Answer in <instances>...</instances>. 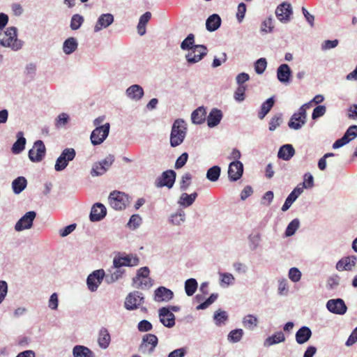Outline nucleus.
I'll return each mask as SVG.
<instances>
[{"mask_svg": "<svg viewBox=\"0 0 357 357\" xmlns=\"http://www.w3.org/2000/svg\"><path fill=\"white\" fill-rule=\"evenodd\" d=\"M186 131V123L183 120L176 119L174 122L170 134V144L172 147H176L183 142Z\"/></svg>", "mask_w": 357, "mask_h": 357, "instance_id": "obj_1", "label": "nucleus"}, {"mask_svg": "<svg viewBox=\"0 0 357 357\" xmlns=\"http://www.w3.org/2000/svg\"><path fill=\"white\" fill-rule=\"evenodd\" d=\"M0 44L3 47H10L13 50H18L22 47L21 41L17 38V29L8 27L6 31L0 33Z\"/></svg>", "mask_w": 357, "mask_h": 357, "instance_id": "obj_2", "label": "nucleus"}, {"mask_svg": "<svg viewBox=\"0 0 357 357\" xmlns=\"http://www.w3.org/2000/svg\"><path fill=\"white\" fill-rule=\"evenodd\" d=\"M310 103L303 105L298 109V112L294 113L291 117L288 126L294 130L300 129L306 122V110L310 108Z\"/></svg>", "mask_w": 357, "mask_h": 357, "instance_id": "obj_3", "label": "nucleus"}, {"mask_svg": "<svg viewBox=\"0 0 357 357\" xmlns=\"http://www.w3.org/2000/svg\"><path fill=\"white\" fill-rule=\"evenodd\" d=\"M110 206L115 210L124 209L128 203V196L119 191H113L109 196Z\"/></svg>", "mask_w": 357, "mask_h": 357, "instance_id": "obj_4", "label": "nucleus"}, {"mask_svg": "<svg viewBox=\"0 0 357 357\" xmlns=\"http://www.w3.org/2000/svg\"><path fill=\"white\" fill-rule=\"evenodd\" d=\"M75 155L76 153L74 149H65L56 161L55 169L56 171L63 170L67 167L68 162L75 158Z\"/></svg>", "mask_w": 357, "mask_h": 357, "instance_id": "obj_5", "label": "nucleus"}, {"mask_svg": "<svg viewBox=\"0 0 357 357\" xmlns=\"http://www.w3.org/2000/svg\"><path fill=\"white\" fill-rule=\"evenodd\" d=\"M109 123H106L105 125L96 127L91 132V141L93 145L100 144L108 136L109 132Z\"/></svg>", "mask_w": 357, "mask_h": 357, "instance_id": "obj_6", "label": "nucleus"}, {"mask_svg": "<svg viewBox=\"0 0 357 357\" xmlns=\"http://www.w3.org/2000/svg\"><path fill=\"white\" fill-rule=\"evenodd\" d=\"M46 149L41 140L35 142L33 147L29 151V158L31 162H40L45 155Z\"/></svg>", "mask_w": 357, "mask_h": 357, "instance_id": "obj_7", "label": "nucleus"}, {"mask_svg": "<svg viewBox=\"0 0 357 357\" xmlns=\"http://www.w3.org/2000/svg\"><path fill=\"white\" fill-rule=\"evenodd\" d=\"M149 275V269L146 266L140 268L138 270L137 275L133 278V282L137 288L145 289L149 288L151 285Z\"/></svg>", "mask_w": 357, "mask_h": 357, "instance_id": "obj_8", "label": "nucleus"}, {"mask_svg": "<svg viewBox=\"0 0 357 357\" xmlns=\"http://www.w3.org/2000/svg\"><path fill=\"white\" fill-rule=\"evenodd\" d=\"M158 344V337L153 334H146L142 338L139 351L142 354H151Z\"/></svg>", "mask_w": 357, "mask_h": 357, "instance_id": "obj_9", "label": "nucleus"}, {"mask_svg": "<svg viewBox=\"0 0 357 357\" xmlns=\"http://www.w3.org/2000/svg\"><path fill=\"white\" fill-rule=\"evenodd\" d=\"M139 258L136 255H127L126 256L115 257L113 260L114 268H119L121 266H135L138 265Z\"/></svg>", "mask_w": 357, "mask_h": 357, "instance_id": "obj_10", "label": "nucleus"}, {"mask_svg": "<svg viewBox=\"0 0 357 357\" xmlns=\"http://www.w3.org/2000/svg\"><path fill=\"white\" fill-rule=\"evenodd\" d=\"M207 54V48L203 45H195L192 50L188 52L185 57L188 62L195 63L199 61Z\"/></svg>", "mask_w": 357, "mask_h": 357, "instance_id": "obj_11", "label": "nucleus"}, {"mask_svg": "<svg viewBox=\"0 0 357 357\" xmlns=\"http://www.w3.org/2000/svg\"><path fill=\"white\" fill-rule=\"evenodd\" d=\"M356 137H357V126L353 125L349 127L342 138L338 139L334 142L333 148L335 149L340 148Z\"/></svg>", "mask_w": 357, "mask_h": 357, "instance_id": "obj_12", "label": "nucleus"}, {"mask_svg": "<svg viewBox=\"0 0 357 357\" xmlns=\"http://www.w3.org/2000/svg\"><path fill=\"white\" fill-rule=\"evenodd\" d=\"M105 275V271L102 269H99L91 273L86 280L87 286L89 290L95 291L97 290L99 285L101 284Z\"/></svg>", "mask_w": 357, "mask_h": 357, "instance_id": "obj_13", "label": "nucleus"}, {"mask_svg": "<svg viewBox=\"0 0 357 357\" xmlns=\"http://www.w3.org/2000/svg\"><path fill=\"white\" fill-rule=\"evenodd\" d=\"M36 216L34 211H29L25 213L15 224V229L16 231H22L29 229L33 225V222Z\"/></svg>", "mask_w": 357, "mask_h": 357, "instance_id": "obj_14", "label": "nucleus"}, {"mask_svg": "<svg viewBox=\"0 0 357 357\" xmlns=\"http://www.w3.org/2000/svg\"><path fill=\"white\" fill-rule=\"evenodd\" d=\"M144 301L142 293L134 291L130 293L125 301V307L127 310H132L137 309Z\"/></svg>", "mask_w": 357, "mask_h": 357, "instance_id": "obj_15", "label": "nucleus"}, {"mask_svg": "<svg viewBox=\"0 0 357 357\" xmlns=\"http://www.w3.org/2000/svg\"><path fill=\"white\" fill-rule=\"evenodd\" d=\"M243 173V165L241 162L236 160L231 162L228 168V177L231 181L240 179Z\"/></svg>", "mask_w": 357, "mask_h": 357, "instance_id": "obj_16", "label": "nucleus"}, {"mask_svg": "<svg viewBox=\"0 0 357 357\" xmlns=\"http://www.w3.org/2000/svg\"><path fill=\"white\" fill-rule=\"evenodd\" d=\"M176 179V172L174 170H167L164 172L161 176L158 178L156 185L158 187L166 186L168 188H172Z\"/></svg>", "mask_w": 357, "mask_h": 357, "instance_id": "obj_17", "label": "nucleus"}, {"mask_svg": "<svg viewBox=\"0 0 357 357\" xmlns=\"http://www.w3.org/2000/svg\"><path fill=\"white\" fill-rule=\"evenodd\" d=\"M326 307L330 312L337 314H344L347 310L344 301L341 298L329 300Z\"/></svg>", "mask_w": 357, "mask_h": 357, "instance_id": "obj_18", "label": "nucleus"}, {"mask_svg": "<svg viewBox=\"0 0 357 357\" xmlns=\"http://www.w3.org/2000/svg\"><path fill=\"white\" fill-rule=\"evenodd\" d=\"M275 15L278 19L284 22L289 21L292 15V9L290 3L284 2L278 6L275 10Z\"/></svg>", "mask_w": 357, "mask_h": 357, "instance_id": "obj_19", "label": "nucleus"}, {"mask_svg": "<svg viewBox=\"0 0 357 357\" xmlns=\"http://www.w3.org/2000/svg\"><path fill=\"white\" fill-rule=\"evenodd\" d=\"M160 321L166 327L172 328L175 325V316L167 307L159 310Z\"/></svg>", "mask_w": 357, "mask_h": 357, "instance_id": "obj_20", "label": "nucleus"}, {"mask_svg": "<svg viewBox=\"0 0 357 357\" xmlns=\"http://www.w3.org/2000/svg\"><path fill=\"white\" fill-rule=\"evenodd\" d=\"M357 257L356 256H348L342 258L336 264V268L339 271H351L356 265Z\"/></svg>", "mask_w": 357, "mask_h": 357, "instance_id": "obj_21", "label": "nucleus"}, {"mask_svg": "<svg viewBox=\"0 0 357 357\" xmlns=\"http://www.w3.org/2000/svg\"><path fill=\"white\" fill-rule=\"evenodd\" d=\"M107 210L105 206L100 203L95 204L91 211L90 220L92 222L100 221L106 215Z\"/></svg>", "mask_w": 357, "mask_h": 357, "instance_id": "obj_22", "label": "nucleus"}, {"mask_svg": "<svg viewBox=\"0 0 357 357\" xmlns=\"http://www.w3.org/2000/svg\"><path fill=\"white\" fill-rule=\"evenodd\" d=\"M114 22V17L112 14L107 13L101 15L95 26L94 31L96 32L100 31L103 28H107Z\"/></svg>", "mask_w": 357, "mask_h": 357, "instance_id": "obj_23", "label": "nucleus"}, {"mask_svg": "<svg viewBox=\"0 0 357 357\" xmlns=\"http://www.w3.org/2000/svg\"><path fill=\"white\" fill-rule=\"evenodd\" d=\"M173 292L166 287H160L155 291V301L158 302L168 301L173 297Z\"/></svg>", "mask_w": 357, "mask_h": 357, "instance_id": "obj_24", "label": "nucleus"}, {"mask_svg": "<svg viewBox=\"0 0 357 357\" xmlns=\"http://www.w3.org/2000/svg\"><path fill=\"white\" fill-rule=\"evenodd\" d=\"M222 118V112L221 110L213 108L207 116V125L210 128L218 126Z\"/></svg>", "mask_w": 357, "mask_h": 357, "instance_id": "obj_25", "label": "nucleus"}, {"mask_svg": "<svg viewBox=\"0 0 357 357\" xmlns=\"http://www.w3.org/2000/svg\"><path fill=\"white\" fill-rule=\"evenodd\" d=\"M111 342V336L108 330L105 328H102L98 333V343L100 348L107 349Z\"/></svg>", "mask_w": 357, "mask_h": 357, "instance_id": "obj_26", "label": "nucleus"}, {"mask_svg": "<svg viewBox=\"0 0 357 357\" xmlns=\"http://www.w3.org/2000/svg\"><path fill=\"white\" fill-rule=\"evenodd\" d=\"M16 137L17 141L13 144L11 151L14 154H19L24 149L26 141L22 131L18 132Z\"/></svg>", "mask_w": 357, "mask_h": 357, "instance_id": "obj_27", "label": "nucleus"}, {"mask_svg": "<svg viewBox=\"0 0 357 357\" xmlns=\"http://www.w3.org/2000/svg\"><path fill=\"white\" fill-rule=\"evenodd\" d=\"M126 94L130 99L139 100L144 96V90L139 85L134 84L127 89Z\"/></svg>", "mask_w": 357, "mask_h": 357, "instance_id": "obj_28", "label": "nucleus"}, {"mask_svg": "<svg viewBox=\"0 0 357 357\" xmlns=\"http://www.w3.org/2000/svg\"><path fill=\"white\" fill-rule=\"evenodd\" d=\"M291 75V71L287 64H282L279 66L277 72V76L281 82H289Z\"/></svg>", "mask_w": 357, "mask_h": 357, "instance_id": "obj_29", "label": "nucleus"}, {"mask_svg": "<svg viewBox=\"0 0 357 357\" xmlns=\"http://www.w3.org/2000/svg\"><path fill=\"white\" fill-rule=\"evenodd\" d=\"M311 335V330L307 326H303L296 333V342L300 344H304L310 338Z\"/></svg>", "mask_w": 357, "mask_h": 357, "instance_id": "obj_30", "label": "nucleus"}, {"mask_svg": "<svg viewBox=\"0 0 357 357\" xmlns=\"http://www.w3.org/2000/svg\"><path fill=\"white\" fill-rule=\"evenodd\" d=\"M295 153V150L291 144H284L279 149L278 156L284 160H289Z\"/></svg>", "mask_w": 357, "mask_h": 357, "instance_id": "obj_31", "label": "nucleus"}, {"mask_svg": "<svg viewBox=\"0 0 357 357\" xmlns=\"http://www.w3.org/2000/svg\"><path fill=\"white\" fill-rule=\"evenodd\" d=\"M221 24V19L217 14L211 15L206 22V29L209 31H214L217 30Z\"/></svg>", "mask_w": 357, "mask_h": 357, "instance_id": "obj_32", "label": "nucleus"}, {"mask_svg": "<svg viewBox=\"0 0 357 357\" xmlns=\"http://www.w3.org/2000/svg\"><path fill=\"white\" fill-rule=\"evenodd\" d=\"M73 357H93V353L86 347L76 345L73 349Z\"/></svg>", "mask_w": 357, "mask_h": 357, "instance_id": "obj_33", "label": "nucleus"}, {"mask_svg": "<svg viewBox=\"0 0 357 357\" xmlns=\"http://www.w3.org/2000/svg\"><path fill=\"white\" fill-rule=\"evenodd\" d=\"M206 110L203 107H199L195 109L191 115L192 121L196 124L202 123L206 119Z\"/></svg>", "mask_w": 357, "mask_h": 357, "instance_id": "obj_34", "label": "nucleus"}, {"mask_svg": "<svg viewBox=\"0 0 357 357\" xmlns=\"http://www.w3.org/2000/svg\"><path fill=\"white\" fill-rule=\"evenodd\" d=\"M27 181L23 176H20L15 178L12 183L13 192L15 194H19L26 188Z\"/></svg>", "mask_w": 357, "mask_h": 357, "instance_id": "obj_35", "label": "nucleus"}, {"mask_svg": "<svg viewBox=\"0 0 357 357\" xmlns=\"http://www.w3.org/2000/svg\"><path fill=\"white\" fill-rule=\"evenodd\" d=\"M77 48V43L75 38H68L66 39L63 45V50L66 54H70Z\"/></svg>", "mask_w": 357, "mask_h": 357, "instance_id": "obj_36", "label": "nucleus"}, {"mask_svg": "<svg viewBox=\"0 0 357 357\" xmlns=\"http://www.w3.org/2000/svg\"><path fill=\"white\" fill-rule=\"evenodd\" d=\"M197 197V193L194 192L188 195L185 192L183 193L179 199V204L185 207L190 206L193 204Z\"/></svg>", "mask_w": 357, "mask_h": 357, "instance_id": "obj_37", "label": "nucleus"}, {"mask_svg": "<svg viewBox=\"0 0 357 357\" xmlns=\"http://www.w3.org/2000/svg\"><path fill=\"white\" fill-rule=\"evenodd\" d=\"M197 282L194 278L188 279L185 282V291L188 296H192L197 289Z\"/></svg>", "mask_w": 357, "mask_h": 357, "instance_id": "obj_38", "label": "nucleus"}, {"mask_svg": "<svg viewBox=\"0 0 357 357\" xmlns=\"http://www.w3.org/2000/svg\"><path fill=\"white\" fill-rule=\"evenodd\" d=\"M220 171L219 166H213L207 171L206 178L211 181H216L220 177Z\"/></svg>", "mask_w": 357, "mask_h": 357, "instance_id": "obj_39", "label": "nucleus"}, {"mask_svg": "<svg viewBox=\"0 0 357 357\" xmlns=\"http://www.w3.org/2000/svg\"><path fill=\"white\" fill-rule=\"evenodd\" d=\"M124 272H125V271L121 270L120 268H115V270L112 273L105 275V278H106V281L108 283H112V282L116 281L117 280H119V278H121L123 276Z\"/></svg>", "mask_w": 357, "mask_h": 357, "instance_id": "obj_40", "label": "nucleus"}, {"mask_svg": "<svg viewBox=\"0 0 357 357\" xmlns=\"http://www.w3.org/2000/svg\"><path fill=\"white\" fill-rule=\"evenodd\" d=\"M243 324L245 328L252 330L257 325V319L251 314L247 315L243 318Z\"/></svg>", "mask_w": 357, "mask_h": 357, "instance_id": "obj_41", "label": "nucleus"}, {"mask_svg": "<svg viewBox=\"0 0 357 357\" xmlns=\"http://www.w3.org/2000/svg\"><path fill=\"white\" fill-rule=\"evenodd\" d=\"M107 170V167H105L100 162H96L93 165L91 174L93 176H97L104 174Z\"/></svg>", "mask_w": 357, "mask_h": 357, "instance_id": "obj_42", "label": "nucleus"}, {"mask_svg": "<svg viewBox=\"0 0 357 357\" xmlns=\"http://www.w3.org/2000/svg\"><path fill=\"white\" fill-rule=\"evenodd\" d=\"M84 18L82 15L79 14H75L73 15L70 20V29L72 30H77L83 24Z\"/></svg>", "mask_w": 357, "mask_h": 357, "instance_id": "obj_43", "label": "nucleus"}, {"mask_svg": "<svg viewBox=\"0 0 357 357\" xmlns=\"http://www.w3.org/2000/svg\"><path fill=\"white\" fill-rule=\"evenodd\" d=\"M300 225V222L298 219H294L287 226L285 235L287 236H291L294 235L296 231L298 229Z\"/></svg>", "mask_w": 357, "mask_h": 357, "instance_id": "obj_44", "label": "nucleus"}, {"mask_svg": "<svg viewBox=\"0 0 357 357\" xmlns=\"http://www.w3.org/2000/svg\"><path fill=\"white\" fill-rule=\"evenodd\" d=\"M195 36L190 33L188 37L181 43V48L183 50H192L194 47Z\"/></svg>", "mask_w": 357, "mask_h": 357, "instance_id": "obj_45", "label": "nucleus"}, {"mask_svg": "<svg viewBox=\"0 0 357 357\" xmlns=\"http://www.w3.org/2000/svg\"><path fill=\"white\" fill-rule=\"evenodd\" d=\"M228 319V315L225 311L220 310H217L214 314V320L215 324L220 326L221 324L225 323Z\"/></svg>", "mask_w": 357, "mask_h": 357, "instance_id": "obj_46", "label": "nucleus"}, {"mask_svg": "<svg viewBox=\"0 0 357 357\" xmlns=\"http://www.w3.org/2000/svg\"><path fill=\"white\" fill-rule=\"evenodd\" d=\"M243 335L242 329H236L231 331L228 335V340L232 342H239Z\"/></svg>", "mask_w": 357, "mask_h": 357, "instance_id": "obj_47", "label": "nucleus"}, {"mask_svg": "<svg viewBox=\"0 0 357 357\" xmlns=\"http://www.w3.org/2000/svg\"><path fill=\"white\" fill-rule=\"evenodd\" d=\"M266 59L265 58H261L255 62V70L257 74H261L266 70Z\"/></svg>", "mask_w": 357, "mask_h": 357, "instance_id": "obj_48", "label": "nucleus"}, {"mask_svg": "<svg viewBox=\"0 0 357 357\" xmlns=\"http://www.w3.org/2000/svg\"><path fill=\"white\" fill-rule=\"evenodd\" d=\"M192 176L190 173L183 175L180 183V188L182 190H186L191 183Z\"/></svg>", "mask_w": 357, "mask_h": 357, "instance_id": "obj_49", "label": "nucleus"}, {"mask_svg": "<svg viewBox=\"0 0 357 357\" xmlns=\"http://www.w3.org/2000/svg\"><path fill=\"white\" fill-rule=\"evenodd\" d=\"M285 340L282 332L280 331L269 337V345L284 342Z\"/></svg>", "mask_w": 357, "mask_h": 357, "instance_id": "obj_50", "label": "nucleus"}, {"mask_svg": "<svg viewBox=\"0 0 357 357\" xmlns=\"http://www.w3.org/2000/svg\"><path fill=\"white\" fill-rule=\"evenodd\" d=\"M289 278L292 282H297L301 280V273L297 268H291L289 271Z\"/></svg>", "mask_w": 357, "mask_h": 357, "instance_id": "obj_51", "label": "nucleus"}, {"mask_svg": "<svg viewBox=\"0 0 357 357\" xmlns=\"http://www.w3.org/2000/svg\"><path fill=\"white\" fill-rule=\"evenodd\" d=\"M188 159V154L187 153H182L176 160L175 162L174 167L176 169L182 168L185 163L187 162Z\"/></svg>", "mask_w": 357, "mask_h": 357, "instance_id": "obj_52", "label": "nucleus"}, {"mask_svg": "<svg viewBox=\"0 0 357 357\" xmlns=\"http://www.w3.org/2000/svg\"><path fill=\"white\" fill-rule=\"evenodd\" d=\"M326 108L324 105H319L317 106L312 112V119H317L324 115L326 113Z\"/></svg>", "mask_w": 357, "mask_h": 357, "instance_id": "obj_53", "label": "nucleus"}, {"mask_svg": "<svg viewBox=\"0 0 357 357\" xmlns=\"http://www.w3.org/2000/svg\"><path fill=\"white\" fill-rule=\"evenodd\" d=\"M218 298V295L215 294H212L210 297L206 299L204 303L199 304L197 307V310H203L208 307L210 305H211Z\"/></svg>", "mask_w": 357, "mask_h": 357, "instance_id": "obj_54", "label": "nucleus"}, {"mask_svg": "<svg viewBox=\"0 0 357 357\" xmlns=\"http://www.w3.org/2000/svg\"><path fill=\"white\" fill-rule=\"evenodd\" d=\"M245 86L243 85L238 86L234 93V98L237 101H243L245 99Z\"/></svg>", "mask_w": 357, "mask_h": 357, "instance_id": "obj_55", "label": "nucleus"}, {"mask_svg": "<svg viewBox=\"0 0 357 357\" xmlns=\"http://www.w3.org/2000/svg\"><path fill=\"white\" fill-rule=\"evenodd\" d=\"M141 222H142L141 217L137 214H135L130 217L128 225L130 227L137 228L138 226H139Z\"/></svg>", "mask_w": 357, "mask_h": 357, "instance_id": "obj_56", "label": "nucleus"}, {"mask_svg": "<svg viewBox=\"0 0 357 357\" xmlns=\"http://www.w3.org/2000/svg\"><path fill=\"white\" fill-rule=\"evenodd\" d=\"M246 12V6L244 3H240L238 6V10L236 13V17L241 22L244 18Z\"/></svg>", "mask_w": 357, "mask_h": 357, "instance_id": "obj_57", "label": "nucleus"}, {"mask_svg": "<svg viewBox=\"0 0 357 357\" xmlns=\"http://www.w3.org/2000/svg\"><path fill=\"white\" fill-rule=\"evenodd\" d=\"M302 185L305 188H310L314 185V178H313V176L310 174L307 173L305 174L304 181H303Z\"/></svg>", "mask_w": 357, "mask_h": 357, "instance_id": "obj_58", "label": "nucleus"}, {"mask_svg": "<svg viewBox=\"0 0 357 357\" xmlns=\"http://www.w3.org/2000/svg\"><path fill=\"white\" fill-rule=\"evenodd\" d=\"M152 324L147 320H142L138 324V330L142 332H146L151 330Z\"/></svg>", "mask_w": 357, "mask_h": 357, "instance_id": "obj_59", "label": "nucleus"}, {"mask_svg": "<svg viewBox=\"0 0 357 357\" xmlns=\"http://www.w3.org/2000/svg\"><path fill=\"white\" fill-rule=\"evenodd\" d=\"M334 155H335V154L333 153H326L322 158H321L318 162V167L319 168V169L324 170L326 167V159L328 157H332Z\"/></svg>", "mask_w": 357, "mask_h": 357, "instance_id": "obj_60", "label": "nucleus"}, {"mask_svg": "<svg viewBox=\"0 0 357 357\" xmlns=\"http://www.w3.org/2000/svg\"><path fill=\"white\" fill-rule=\"evenodd\" d=\"M8 291V285L5 281H0V303L5 298Z\"/></svg>", "mask_w": 357, "mask_h": 357, "instance_id": "obj_61", "label": "nucleus"}, {"mask_svg": "<svg viewBox=\"0 0 357 357\" xmlns=\"http://www.w3.org/2000/svg\"><path fill=\"white\" fill-rule=\"evenodd\" d=\"M75 228L76 224H71L61 229L59 234L62 237L66 236L71 232H73L75 229Z\"/></svg>", "mask_w": 357, "mask_h": 357, "instance_id": "obj_62", "label": "nucleus"}, {"mask_svg": "<svg viewBox=\"0 0 357 357\" xmlns=\"http://www.w3.org/2000/svg\"><path fill=\"white\" fill-rule=\"evenodd\" d=\"M221 283L227 285L230 284L234 280V278L230 273H222L221 275Z\"/></svg>", "mask_w": 357, "mask_h": 357, "instance_id": "obj_63", "label": "nucleus"}, {"mask_svg": "<svg viewBox=\"0 0 357 357\" xmlns=\"http://www.w3.org/2000/svg\"><path fill=\"white\" fill-rule=\"evenodd\" d=\"M186 353L185 348H180L170 352L168 357H183Z\"/></svg>", "mask_w": 357, "mask_h": 357, "instance_id": "obj_64", "label": "nucleus"}]
</instances>
